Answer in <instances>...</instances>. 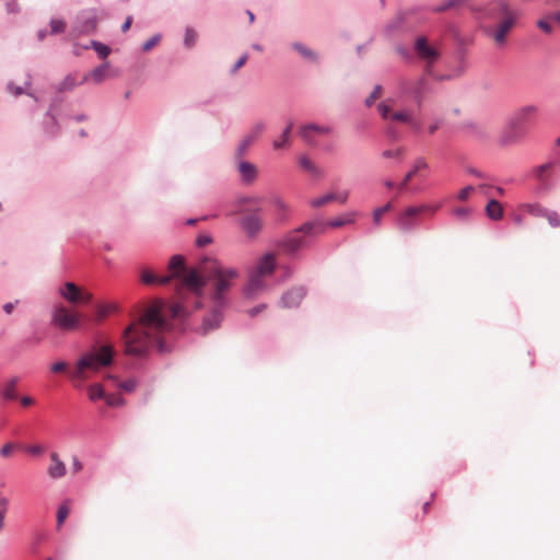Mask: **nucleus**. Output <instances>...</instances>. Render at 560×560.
<instances>
[{
  "instance_id": "obj_17",
  "label": "nucleus",
  "mask_w": 560,
  "mask_h": 560,
  "mask_svg": "<svg viewBox=\"0 0 560 560\" xmlns=\"http://www.w3.org/2000/svg\"><path fill=\"white\" fill-rule=\"evenodd\" d=\"M332 131L334 129L331 126L310 122L302 125L300 127L299 133L307 144L315 145L316 141L312 135L313 132H316L318 135H330Z\"/></svg>"
},
{
  "instance_id": "obj_5",
  "label": "nucleus",
  "mask_w": 560,
  "mask_h": 560,
  "mask_svg": "<svg viewBox=\"0 0 560 560\" xmlns=\"http://www.w3.org/2000/svg\"><path fill=\"white\" fill-rule=\"evenodd\" d=\"M114 347L112 345H102L97 349H94L83 354L77 362L74 371L71 376L80 381L88 378L86 370L98 371L103 366L112 364L114 359Z\"/></svg>"
},
{
  "instance_id": "obj_35",
  "label": "nucleus",
  "mask_w": 560,
  "mask_h": 560,
  "mask_svg": "<svg viewBox=\"0 0 560 560\" xmlns=\"http://www.w3.org/2000/svg\"><path fill=\"white\" fill-rule=\"evenodd\" d=\"M89 398L92 401H95L97 399H104L105 398V390L102 387L101 384H92L88 388Z\"/></svg>"
},
{
  "instance_id": "obj_10",
  "label": "nucleus",
  "mask_w": 560,
  "mask_h": 560,
  "mask_svg": "<svg viewBox=\"0 0 560 560\" xmlns=\"http://www.w3.org/2000/svg\"><path fill=\"white\" fill-rule=\"evenodd\" d=\"M424 72L415 80L402 79L399 82V93L404 96H410L418 107H421L423 95L428 90V80Z\"/></svg>"
},
{
  "instance_id": "obj_51",
  "label": "nucleus",
  "mask_w": 560,
  "mask_h": 560,
  "mask_svg": "<svg viewBox=\"0 0 560 560\" xmlns=\"http://www.w3.org/2000/svg\"><path fill=\"white\" fill-rule=\"evenodd\" d=\"M453 213L462 221H467L470 213H471V209L470 208H466V207H458V208H455L453 210Z\"/></svg>"
},
{
  "instance_id": "obj_48",
  "label": "nucleus",
  "mask_w": 560,
  "mask_h": 560,
  "mask_svg": "<svg viewBox=\"0 0 560 560\" xmlns=\"http://www.w3.org/2000/svg\"><path fill=\"white\" fill-rule=\"evenodd\" d=\"M161 39H162V35L160 33L154 34L152 37H150L148 40H145L142 44V50L143 51L151 50L154 46H156L161 42Z\"/></svg>"
},
{
  "instance_id": "obj_27",
  "label": "nucleus",
  "mask_w": 560,
  "mask_h": 560,
  "mask_svg": "<svg viewBox=\"0 0 560 560\" xmlns=\"http://www.w3.org/2000/svg\"><path fill=\"white\" fill-rule=\"evenodd\" d=\"M299 164L305 172L315 177H320L323 175L320 168L316 166L307 155H301L299 158Z\"/></svg>"
},
{
  "instance_id": "obj_12",
  "label": "nucleus",
  "mask_w": 560,
  "mask_h": 560,
  "mask_svg": "<svg viewBox=\"0 0 560 560\" xmlns=\"http://www.w3.org/2000/svg\"><path fill=\"white\" fill-rule=\"evenodd\" d=\"M259 209L246 212L240 220V228L249 238H255L264 228V221Z\"/></svg>"
},
{
  "instance_id": "obj_21",
  "label": "nucleus",
  "mask_w": 560,
  "mask_h": 560,
  "mask_svg": "<svg viewBox=\"0 0 560 560\" xmlns=\"http://www.w3.org/2000/svg\"><path fill=\"white\" fill-rule=\"evenodd\" d=\"M292 49H294L305 61L311 63L319 62V55L314 49L310 48L305 44L301 42H294L291 44Z\"/></svg>"
},
{
  "instance_id": "obj_38",
  "label": "nucleus",
  "mask_w": 560,
  "mask_h": 560,
  "mask_svg": "<svg viewBox=\"0 0 560 560\" xmlns=\"http://www.w3.org/2000/svg\"><path fill=\"white\" fill-rule=\"evenodd\" d=\"M49 26H50V34L57 35V34H61L66 31L67 23L62 19L52 18L49 21Z\"/></svg>"
},
{
  "instance_id": "obj_64",
  "label": "nucleus",
  "mask_w": 560,
  "mask_h": 560,
  "mask_svg": "<svg viewBox=\"0 0 560 560\" xmlns=\"http://www.w3.org/2000/svg\"><path fill=\"white\" fill-rule=\"evenodd\" d=\"M13 448H14V445L12 443H7L0 450V455L3 457H8L12 453Z\"/></svg>"
},
{
  "instance_id": "obj_56",
  "label": "nucleus",
  "mask_w": 560,
  "mask_h": 560,
  "mask_svg": "<svg viewBox=\"0 0 560 560\" xmlns=\"http://www.w3.org/2000/svg\"><path fill=\"white\" fill-rule=\"evenodd\" d=\"M212 243V237L209 234H201L196 238L197 247H205Z\"/></svg>"
},
{
  "instance_id": "obj_44",
  "label": "nucleus",
  "mask_w": 560,
  "mask_h": 560,
  "mask_svg": "<svg viewBox=\"0 0 560 560\" xmlns=\"http://www.w3.org/2000/svg\"><path fill=\"white\" fill-rule=\"evenodd\" d=\"M253 142H254L253 138H248L247 136H245L244 139L240 142V144L236 148V152H235L236 156L237 158L243 156L247 152L248 148L250 147V144Z\"/></svg>"
},
{
  "instance_id": "obj_25",
  "label": "nucleus",
  "mask_w": 560,
  "mask_h": 560,
  "mask_svg": "<svg viewBox=\"0 0 560 560\" xmlns=\"http://www.w3.org/2000/svg\"><path fill=\"white\" fill-rule=\"evenodd\" d=\"M141 280L145 284H167L171 282V277H165V276L160 277V276L154 275L150 270L145 269L141 273Z\"/></svg>"
},
{
  "instance_id": "obj_37",
  "label": "nucleus",
  "mask_w": 560,
  "mask_h": 560,
  "mask_svg": "<svg viewBox=\"0 0 560 560\" xmlns=\"http://www.w3.org/2000/svg\"><path fill=\"white\" fill-rule=\"evenodd\" d=\"M108 68V63L105 62L96 68H94L86 77L91 78L95 83H101L104 79L105 71Z\"/></svg>"
},
{
  "instance_id": "obj_29",
  "label": "nucleus",
  "mask_w": 560,
  "mask_h": 560,
  "mask_svg": "<svg viewBox=\"0 0 560 560\" xmlns=\"http://www.w3.org/2000/svg\"><path fill=\"white\" fill-rule=\"evenodd\" d=\"M357 213L355 212H348V213H345L342 217H339V218H335L332 220H330L329 222H325L326 224V228L327 226H330V228H341L346 224H350V223H353L354 222V218H355Z\"/></svg>"
},
{
  "instance_id": "obj_53",
  "label": "nucleus",
  "mask_w": 560,
  "mask_h": 560,
  "mask_svg": "<svg viewBox=\"0 0 560 560\" xmlns=\"http://www.w3.org/2000/svg\"><path fill=\"white\" fill-rule=\"evenodd\" d=\"M69 515V509L66 505H60L57 511V524L58 526H61L65 522V520Z\"/></svg>"
},
{
  "instance_id": "obj_18",
  "label": "nucleus",
  "mask_w": 560,
  "mask_h": 560,
  "mask_svg": "<svg viewBox=\"0 0 560 560\" xmlns=\"http://www.w3.org/2000/svg\"><path fill=\"white\" fill-rule=\"evenodd\" d=\"M275 257L272 254L267 253L258 260L256 267L249 273L265 278L266 276H270L275 271Z\"/></svg>"
},
{
  "instance_id": "obj_61",
  "label": "nucleus",
  "mask_w": 560,
  "mask_h": 560,
  "mask_svg": "<svg viewBox=\"0 0 560 560\" xmlns=\"http://www.w3.org/2000/svg\"><path fill=\"white\" fill-rule=\"evenodd\" d=\"M472 191H474L472 186L469 185V186L464 187L458 192V199L462 201L466 200Z\"/></svg>"
},
{
  "instance_id": "obj_33",
  "label": "nucleus",
  "mask_w": 560,
  "mask_h": 560,
  "mask_svg": "<svg viewBox=\"0 0 560 560\" xmlns=\"http://www.w3.org/2000/svg\"><path fill=\"white\" fill-rule=\"evenodd\" d=\"M19 378L12 377L2 388L1 396L5 400H13L16 398L15 388L18 385Z\"/></svg>"
},
{
  "instance_id": "obj_59",
  "label": "nucleus",
  "mask_w": 560,
  "mask_h": 560,
  "mask_svg": "<svg viewBox=\"0 0 560 560\" xmlns=\"http://www.w3.org/2000/svg\"><path fill=\"white\" fill-rule=\"evenodd\" d=\"M267 308V304L266 303H260L252 308H249L247 311V314L249 317H255L257 316L259 313H261L262 311H265Z\"/></svg>"
},
{
  "instance_id": "obj_41",
  "label": "nucleus",
  "mask_w": 560,
  "mask_h": 560,
  "mask_svg": "<svg viewBox=\"0 0 560 560\" xmlns=\"http://www.w3.org/2000/svg\"><path fill=\"white\" fill-rule=\"evenodd\" d=\"M405 154V149L404 148H397L395 150H384L382 152V156L384 159H394L396 160L397 162H400L402 160V156Z\"/></svg>"
},
{
  "instance_id": "obj_26",
  "label": "nucleus",
  "mask_w": 560,
  "mask_h": 560,
  "mask_svg": "<svg viewBox=\"0 0 560 560\" xmlns=\"http://www.w3.org/2000/svg\"><path fill=\"white\" fill-rule=\"evenodd\" d=\"M486 213L491 220H500L503 215L501 203L495 199H490L486 206Z\"/></svg>"
},
{
  "instance_id": "obj_23",
  "label": "nucleus",
  "mask_w": 560,
  "mask_h": 560,
  "mask_svg": "<svg viewBox=\"0 0 560 560\" xmlns=\"http://www.w3.org/2000/svg\"><path fill=\"white\" fill-rule=\"evenodd\" d=\"M237 170L244 184H250L257 177L256 166L248 161H241L237 165Z\"/></svg>"
},
{
  "instance_id": "obj_46",
  "label": "nucleus",
  "mask_w": 560,
  "mask_h": 560,
  "mask_svg": "<svg viewBox=\"0 0 560 560\" xmlns=\"http://www.w3.org/2000/svg\"><path fill=\"white\" fill-rule=\"evenodd\" d=\"M266 129V124L264 121H257L250 129L249 133L246 135L248 138H253L255 141L260 133Z\"/></svg>"
},
{
  "instance_id": "obj_36",
  "label": "nucleus",
  "mask_w": 560,
  "mask_h": 560,
  "mask_svg": "<svg viewBox=\"0 0 560 560\" xmlns=\"http://www.w3.org/2000/svg\"><path fill=\"white\" fill-rule=\"evenodd\" d=\"M108 378L113 380L120 389H122V390H125L127 393L133 392L136 389V387H137V384H138L136 378H129V380L124 381V382H119L117 377L110 376V375L108 376Z\"/></svg>"
},
{
  "instance_id": "obj_4",
  "label": "nucleus",
  "mask_w": 560,
  "mask_h": 560,
  "mask_svg": "<svg viewBox=\"0 0 560 560\" xmlns=\"http://www.w3.org/2000/svg\"><path fill=\"white\" fill-rule=\"evenodd\" d=\"M538 106L534 104L524 105L514 110L502 132L501 144H513L522 140L527 135L528 126L538 114Z\"/></svg>"
},
{
  "instance_id": "obj_47",
  "label": "nucleus",
  "mask_w": 560,
  "mask_h": 560,
  "mask_svg": "<svg viewBox=\"0 0 560 560\" xmlns=\"http://www.w3.org/2000/svg\"><path fill=\"white\" fill-rule=\"evenodd\" d=\"M104 400L109 407H120L125 405V399L119 395H105Z\"/></svg>"
},
{
  "instance_id": "obj_20",
  "label": "nucleus",
  "mask_w": 560,
  "mask_h": 560,
  "mask_svg": "<svg viewBox=\"0 0 560 560\" xmlns=\"http://www.w3.org/2000/svg\"><path fill=\"white\" fill-rule=\"evenodd\" d=\"M429 168V164L424 158L419 156L415 160L411 170L405 175L404 179L398 184V189L404 190L408 183L419 174L420 171Z\"/></svg>"
},
{
  "instance_id": "obj_9",
  "label": "nucleus",
  "mask_w": 560,
  "mask_h": 560,
  "mask_svg": "<svg viewBox=\"0 0 560 560\" xmlns=\"http://www.w3.org/2000/svg\"><path fill=\"white\" fill-rule=\"evenodd\" d=\"M50 325L62 331L77 330L81 327L80 315L59 303L50 311Z\"/></svg>"
},
{
  "instance_id": "obj_11",
  "label": "nucleus",
  "mask_w": 560,
  "mask_h": 560,
  "mask_svg": "<svg viewBox=\"0 0 560 560\" xmlns=\"http://www.w3.org/2000/svg\"><path fill=\"white\" fill-rule=\"evenodd\" d=\"M58 294L72 305L90 304L92 302V294L83 291L74 282L67 281L58 288Z\"/></svg>"
},
{
  "instance_id": "obj_3",
  "label": "nucleus",
  "mask_w": 560,
  "mask_h": 560,
  "mask_svg": "<svg viewBox=\"0 0 560 560\" xmlns=\"http://www.w3.org/2000/svg\"><path fill=\"white\" fill-rule=\"evenodd\" d=\"M326 231V224L322 220L307 221L285 234L279 242L280 248L291 258L300 255L301 250L311 245V238L323 234Z\"/></svg>"
},
{
  "instance_id": "obj_60",
  "label": "nucleus",
  "mask_w": 560,
  "mask_h": 560,
  "mask_svg": "<svg viewBox=\"0 0 560 560\" xmlns=\"http://www.w3.org/2000/svg\"><path fill=\"white\" fill-rule=\"evenodd\" d=\"M247 58L248 56L246 54L241 56L238 60L234 63V66L231 68V73H235L240 68H242L246 63Z\"/></svg>"
},
{
  "instance_id": "obj_7",
  "label": "nucleus",
  "mask_w": 560,
  "mask_h": 560,
  "mask_svg": "<svg viewBox=\"0 0 560 560\" xmlns=\"http://www.w3.org/2000/svg\"><path fill=\"white\" fill-rule=\"evenodd\" d=\"M419 11L420 8L418 7L397 11L396 15L384 26V36L394 38L413 32L421 23V20L417 18Z\"/></svg>"
},
{
  "instance_id": "obj_57",
  "label": "nucleus",
  "mask_w": 560,
  "mask_h": 560,
  "mask_svg": "<svg viewBox=\"0 0 560 560\" xmlns=\"http://www.w3.org/2000/svg\"><path fill=\"white\" fill-rule=\"evenodd\" d=\"M25 451L33 456H38L45 452V448H44V446H42L39 444H34V445L26 446Z\"/></svg>"
},
{
  "instance_id": "obj_54",
  "label": "nucleus",
  "mask_w": 560,
  "mask_h": 560,
  "mask_svg": "<svg viewBox=\"0 0 560 560\" xmlns=\"http://www.w3.org/2000/svg\"><path fill=\"white\" fill-rule=\"evenodd\" d=\"M546 219L552 228L560 225V215L556 211H548Z\"/></svg>"
},
{
  "instance_id": "obj_40",
  "label": "nucleus",
  "mask_w": 560,
  "mask_h": 560,
  "mask_svg": "<svg viewBox=\"0 0 560 560\" xmlns=\"http://www.w3.org/2000/svg\"><path fill=\"white\" fill-rule=\"evenodd\" d=\"M527 212L535 217H545L548 213V209L544 208L539 203H528L526 205Z\"/></svg>"
},
{
  "instance_id": "obj_22",
  "label": "nucleus",
  "mask_w": 560,
  "mask_h": 560,
  "mask_svg": "<svg viewBox=\"0 0 560 560\" xmlns=\"http://www.w3.org/2000/svg\"><path fill=\"white\" fill-rule=\"evenodd\" d=\"M50 459L52 463L47 469L48 476L52 479L62 478L67 472L65 463L60 460L58 454L55 452L50 454Z\"/></svg>"
},
{
  "instance_id": "obj_31",
  "label": "nucleus",
  "mask_w": 560,
  "mask_h": 560,
  "mask_svg": "<svg viewBox=\"0 0 560 560\" xmlns=\"http://www.w3.org/2000/svg\"><path fill=\"white\" fill-rule=\"evenodd\" d=\"M394 51L400 57V59L405 62H411L415 60V55L412 52V47L409 48L402 43H396L394 45Z\"/></svg>"
},
{
  "instance_id": "obj_19",
  "label": "nucleus",
  "mask_w": 560,
  "mask_h": 560,
  "mask_svg": "<svg viewBox=\"0 0 560 560\" xmlns=\"http://www.w3.org/2000/svg\"><path fill=\"white\" fill-rule=\"evenodd\" d=\"M58 103V100H54L45 114L44 131L50 137H56L59 133V125L54 114V109L57 107Z\"/></svg>"
},
{
  "instance_id": "obj_62",
  "label": "nucleus",
  "mask_w": 560,
  "mask_h": 560,
  "mask_svg": "<svg viewBox=\"0 0 560 560\" xmlns=\"http://www.w3.org/2000/svg\"><path fill=\"white\" fill-rule=\"evenodd\" d=\"M408 126L417 133L421 132L422 130V125L419 120H417L413 115L411 116L409 122H408Z\"/></svg>"
},
{
  "instance_id": "obj_45",
  "label": "nucleus",
  "mask_w": 560,
  "mask_h": 560,
  "mask_svg": "<svg viewBox=\"0 0 560 560\" xmlns=\"http://www.w3.org/2000/svg\"><path fill=\"white\" fill-rule=\"evenodd\" d=\"M411 116H412V114L408 110H398L390 115V119L408 125Z\"/></svg>"
},
{
  "instance_id": "obj_34",
  "label": "nucleus",
  "mask_w": 560,
  "mask_h": 560,
  "mask_svg": "<svg viewBox=\"0 0 560 560\" xmlns=\"http://www.w3.org/2000/svg\"><path fill=\"white\" fill-rule=\"evenodd\" d=\"M84 48L85 49L93 48L95 50V52L98 55V57L102 59L107 58L108 55L110 54V48L107 45H105L98 40H91L90 45L85 46Z\"/></svg>"
},
{
  "instance_id": "obj_2",
  "label": "nucleus",
  "mask_w": 560,
  "mask_h": 560,
  "mask_svg": "<svg viewBox=\"0 0 560 560\" xmlns=\"http://www.w3.org/2000/svg\"><path fill=\"white\" fill-rule=\"evenodd\" d=\"M485 19H501L494 27H487L486 34L489 35L498 46H502L506 42V35L514 27L517 20V12L513 10L508 0H492L485 9L481 10Z\"/></svg>"
},
{
  "instance_id": "obj_16",
  "label": "nucleus",
  "mask_w": 560,
  "mask_h": 560,
  "mask_svg": "<svg viewBox=\"0 0 560 560\" xmlns=\"http://www.w3.org/2000/svg\"><path fill=\"white\" fill-rule=\"evenodd\" d=\"M269 287L261 277L256 275L248 276V281L243 288V296L247 300H255L264 292L268 291Z\"/></svg>"
},
{
  "instance_id": "obj_30",
  "label": "nucleus",
  "mask_w": 560,
  "mask_h": 560,
  "mask_svg": "<svg viewBox=\"0 0 560 560\" xmlns=\"http://www.w3.org/2000/svg\"><path fill=\"white\" fill-rule=\"evenodd\" d=\"M198 33L191 26H186L183 37V46L185 49H192L196 46Z\"/></svg>"
},
{
  "instance_id": "obj_43",
  "label": "nucleus",
  "mask_w": 560,
  "mask_h": 560,
  "mask_svg": "<svg viewBox=\"0 0 560 560\" xmlns=\"http://www.w3.org/2000/svg\"><path fill=\"white\" fill-rule=\"evenodd\" d=\"M389 210H392V202H387L385 203L384 206L380 207V208H376L374 211H373V222L378 225L381 223V220H382V217L384 213L388 212Z\"/></svg>"
},
{
  "instance_id": "obj_6",
  "label": "nucleus",
  "mask_w": 560,
  "mask_h": 560,
  "mask_svg": "<svg viewBox=\"0 0 560 560\" xmlns=\"http://www.w3.org/2000/svg\"><path fill=\"white\" fill-rule=\"evenodd\" d=\"M412 52L415 55V60L422 65L424 74H431L432 67H435L442 57L439 43L430 39L425 34H418L415 36L412 42Z\"/></svg>"
},
{
  "instance_id": "obj_13",
  "label": "nucleus",
  "mask_w": 560,
  "mask_h": 560,
  "mask_svg": "<svg viewBox=\"0 0 560 560\" xmlns=\"http://www.w3.org/2000/svg\"><path fill=\"white\" fill-rule=\"evenodd\" d=\"M418 210L416 206H409L397 214L396 225L402 233H411L419 225Z\"/></svg>"
},
{
  "instance_id": "obj_14",
  "label": "nucleus",
  "mask_w": 560,
  "mask_h": 560,
  "mask_svg": "<svg viewBox=\"0 0 560 560\" xmlns=\"http://www.w3.org/2000/svg\"><path fill=\"white\" fill-rule=\"evenodd\" d=\"M307 294V288L305 285H294L287 290L280 298L279 306L283 308H295L299 307L304 298Z\"/></svg>"
},
{
  "instance_id": "obj_55",
  "label": "nucleus",
  "mask_w": 560,
  "mask_h": 560,
  "mask_svg": "<svg viewBox=\"0 0 560 560\" xmlns=\"http://www.w3.org/2000/svg\"><path fill=\"white\" fill-rule=\"evenodd\" d=\"M440 208V205H428L422 203L420 206H416V209L418 210V214H421L423 212H435Z\"/></svg>"
},
{
  "instance_id": "obj_58",
  "label": "nucleus",
  "mask_w": 560,
  "mask_h": 560,
  "mask_svg": "<svg viewBox=\"0 0 560 560\" xmlns=\"http://www.w3.org/2000/svg\"><path fill=\"white\" fill-rule=\"evenodd\" d=\"M377 110L383 119H387L389 117L390 107L385 102H381L377 105Z\"/></svg>"
},
{
  "instance_id": "obj_15",
  "label": "nucleus",
  "mask_w": 560,
  "mask_h": 560,
  "mask_svg": "<svg viewBox=\"0 0 560 560\" xmlns=\"http://www.w3.org/2000/svg\"><path fill=\"white\" fill-rule=\"evenodd\" d=\"M553 165V162H547L534 168V176L538 182V194H547L553 188L551 175L547 174Z\"/></svg>"
},
{
  "instance_id": "obj_50",
  "label": "nucleus",
  "mask_w": 560,
  "mask_h": 560,
  "mask_svg": "<svg viewBox=\"0 0 560 560\" xmlns=\"http://www.w3.org/2000/svg\"><path fill=\"white\" fill-rule=\"evenodd\" d=\"M428 78L433 79L438 82L448 81L455 79V75L453 73H445V74H439L434 71V67H432V73L425 74Z\"/></svg>"
},
{
  "instance_id": "obj_1",
  "label": "nucleus",
  "mask_w": 560,
  "mask_h": 560,
  "mask_svg": "<svg viewBox=\"0 0 560 560\" xmlns=\"http://www.w3.org/2000/svg\"><path fill=\"white\" fill-rule=\"evenodd\" d=\"M210 266L188 268L182 255H174L168 262L171 281L176 280L177 301L167 305L162 300L151 304L140 317L141 328L135 324L122 332L125 351L128 355L142 358L153 346L160 352L167 351L162 335L173 328L171 318L184 316L190 311L206 307L199 331L207 335L221 326L224 311L230 304L229 291L238 277L235 268H224L217 260Z\"/></svg>"
},
{
  "instance_id": "obj_52",
  "label": "nucleus",
  "mask_w": 560,
  "mask_h": 560,
  "mask_svg": "<svg viewBox=\"0 0 560 560\" xmlns=\"http://www.w3.org/2000/svg\"><path fill=\"white\" fill-rule=\"evenodd\" d=\"M536 25L538 28H540L542 32H545L546 34H551L552 31H553V27L552 25L550 24L549 22V19H539L537 22H536Z\"/></svg>"
},
{
  "instance_id": "obj_63",
  "label": "nucleus",
  "mask_w": 560,
  "mask_h": 560,
  "mask_svg": "<svg viewBox=\"0 0 560 560\" xmlns=\"http://www.w3.org/2000/svg\"><path fill=\"white\" fill-rule=\"evenodd\" d=\"M349 198V191L345 190L338 194H335V200L341 205L346 203Z\"/></svg>"
},
{
  "instance_id": "obj_28",
  "label": "nucleus",
  "mask_w": 560,
  "mask_h": 560,
  "mask_svg": "<svg viewBox=\"0 0 560 560\" xmlns=\"http://www.w3.org/2000/svg\"><path fill=\"white\" fill-rule=\"evenodd\" d=\"M88 80V77L84 75L83 79L81 81H77V79L74 78V75L72 74H68L65 77V79L59 83L58 85V91L59 92H63V91H70L72 90L73 88L78 86V85H81L83 84L85 81Z\"/></svg>"
},
{
  "instance_id": "obj_8",
  "label": "nucleus",
  "mask_w": 560,
  "mask_h": 560,
  "mask_svg": "<svg viewBox=\"0 0 560 560\" xmlns=\"http://www.w3.org/2000/svg\"><path fill=\"white\" fill-rule=\"evenodd\" d=\"M105 15L104 11L96 8L83 9L75 15L70 36L78 38L80 36L95 33L98 21Z\"/></svg>"
},
{
  "instance_id": "obj_49",
  "label": "nucleus",
  "mask_w": 560,
  "mask_h": 560,
  "mask_svg": "<svg viewBox=\"0 0 560 560\" xmlns=\"http://www.w3.org/2000/svg\"><path fill=\"white\" fill-rule=\"evenodd\" d=\"M381 92L382 86L380 84H376L371 94L365 98V106L371 107L374 104L375 100L380 97Z\"/></svg>"
},
{
  "instance_id": "obj_32",
  "label": "nucleus",
  "mask_w": 560,
  "mask_h": 560,
  "mask_svg": "<svg viewBox=\"0 0 560 560\" xmlns=\"http://www.w3.org/2000/svg\"><path fill=\"white\" fill-rule=\"evenodd\" d=\"M5 91L14 96V97H19L23 94H26L27 96H33V92L30 91L28 88L24 85H16L14 82L10 81L5 84Z\"/></svg>"
},
{
  "instance_id": "obj_42",
  "label": "nucleus",
  "mask_w": 560,
  "mask_h": 560,
  "mask_svg": "<svg viewBox=\"0 0 560 560\" xmlns=\"http://www.w3.org/2000/svg\"><path fill=\"white\" fill-rule=\"evenodd\" d=\"M335 200V192H328L324 196H320L318 198H315L311 201V206L313 208H319L325 206L326 203Z\"/></svg>"
},
{
  "instance_id": "obj_24",
  "label": "nucleus",
  "mask_w": 560,
  "mask_h": 560,
  "mask_svg": "<svg viewBox=\"0 0 560 560\" xmlns=\"http://www.w3.org/2000/svg\"><path fill=\"white\" fill-rule=\"evenodd\" d=\"M462 128L467 130L471 136H474L478 140H485L489 137L488 132L482 126L472 121L464 122Z\"/></svg>"
},
{
  "instance_id": "obj_39",
  "label": "nucleus",
  "mask_w": 560,
  "mask_h": 560,
  "mask_svg": "<svg viewBox=\"0 0 560 560\" xmlns=\"http://www.w3.org/2000/svg\"><path fill=\"white\" fill-rule=\"evenodd\" d=\"M290 145V136L288 135V130H283L279 138L275 139L272 142V147L275 150H280L288 148Z\"/></svg>"
}]
</instances>
